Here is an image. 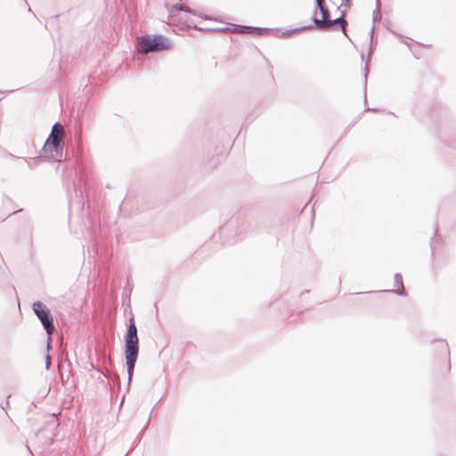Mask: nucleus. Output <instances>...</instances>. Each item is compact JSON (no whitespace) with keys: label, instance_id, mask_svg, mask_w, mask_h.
Wrapping results in <instances>:
<instances>
[{"label":"nucleus","instance_id":"1","mask_svg":"<svg viewBox=\"0 0 456 456\" xmlns=\"http://www.w3.org/2000/svg\"><path fill=\"white\" fill-rule=\"evenodd\" d=\"M63 135V126L60 123L54 124L44 147V151L47 153V158L61 161L62 157L61 142Z\"/></svg>","mask_w":456,"mask_h":456},{"label":"nucleus","instance_id":"2","mask_svg":"<svg viewBox=\"0 0 456 456\" xmlns=\"http://www.w3.org/2000/svg\"><path fill=\"white\" fill-rule=\"evenodd\" d=\"M138 354L137 329L132 317L129 320L128 330L126 335V362L128 370H132Z\"/></svg>","mask_w":456,"mask_h":456},{"label":"nucleus","instance_id":"3","mask_svg":"<svg viewBox=\"0 0 456 456\" xmlns=\"http://www.w3.org/2000/svg\"><path fill=\"white\" fill-rule=\"evenodd\" d=\"M171 47V42L163 36H144L138 43V51L142 53L167 50Z\"/></svg>","mask_w":456,"mask_h":456},{"label":"nucleus","instance_id":"4","mask_svg":"<svg viewBox=\"0 0 456 456\" xmlns=\"http://www.w3.org/2000/svg\"><path fill=\"white\" fill-rule=\"evenodd\" d=\"M33 310L44 325L47 334L51 336L55 329L48 308L41 302H35Z\"/></svg>","mask_w":456,"mask_h":456},{"label":"nucleus","instance_id":"5","mask_svg":"<svg viewBox=\"0 0 456 456\" xmlns=\"http://www.w3.org/2000/svg\"><path fill=\"white\" fill-rule=\"evenodd\" d=\"M316 2H317V5L320 8L321 12H322V19L319 20V19L314 17L313 19L314 24L319 28H331L335 24H339L341 26L343 31H345L346 30V28H345L346 21H345V20H343L341 18H338V19H336L334 20H328V12L324 9V7L322 5V0H316Z\"/></svg>","mask_w":456,"mask_h":456},{"label":"nucleus","instance_id":"6","mask_svg":"<svg viewBox=\"0 0 456 456\" xmlns=\"http://www.w3.org/2000/svg\"><path fill=\"white\" fill-rule=\"evenodd\" d=\"M251 29H252V28H250V27H239V28H235L234 30L237 32H240V33H248V32H250Z\"/></svg>","mask_w":456,"mask_h":456},{"label":"nucleus","instance_id":"7","mask_svg":"<svg viewBox=\"0 0 456 456\" xmlns=\"http://www.w3.org/2000/svg\"><path fill=\"white\" fill-rule=\"evenodd\" d=\"M395 280L396 281H399L401 286L403 287L402 277L399 274H395Z\"/></svg>","mask_w":456,"mask_h":456},{"label":"nucleus","instance_id":"8","mask_svg":"<svg viewBox=\"0 0 456 456\" xmlns=\"http://www.w3.org/2000/svg\"><path fill=\"white\" fill-rule=\"evenodd\" d=\"M174 9L185 11V9L183 6L178 7L177 5L174 6Z\"/></svg>","mask_w":456,"mask_h":456},{"label":"nucleus","instance_id":"9","mask_svg":"<svg viewBox=\"0 0 456 456\" xmlns=\"http://www.w3.org/2000/svg\"><path fill=\"white\" fill-rule=\"evenodd\" d=\"M49 365H50V358H49V356H47L46 368H49Z\"/></svg>","mask_w":456,"mask_h":456},{"label":"nucleus","instance_id":"10","mask_svg":"<svg viewBox=\"0 0 456 456\" xmlns=\"http://www.w3.org/2000/svg\"><path fill=\"white\" fill-rule=\"evenodd\" d=\"M132 373H133L132 371H129V372H128V379H131V375H132Z\"/></svg>","mask_w":456,"mask_h":456}]
</instances>
